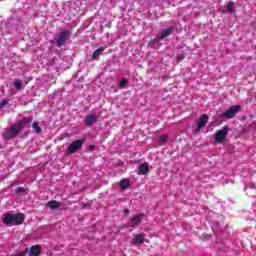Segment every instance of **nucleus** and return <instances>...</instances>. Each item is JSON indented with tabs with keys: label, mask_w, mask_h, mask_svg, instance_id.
I'll list each match as a JSON object with an SVG mask.
<instances>
[{
	"label": "nucleus",
	"mask_w": 256,
	"mask_h": 256,
	"mask_svg": "<svg viewBox=\"0 0 256 256\" xmlns=\"http://www.w3.org/2000/svg\"><path fill=\"white\" fill-rule=\"evenodd\" d=\"M23 221H25V217L23 216V214H17V215H13V214H6L3 217V223H5V225H21V223H23Z\"/></svg>",
	"instance_id": "nucleus-1"
},
{
	"label": "nucleus",
	"mask_w": 256,
	"mask_h": 256,
	"mask_svg": "<svg viewBox=\"0 0 256 256\" xmlns=\"http://www.w3.org/2000/svg\"><path fill=\"white\" fill-rule=\"evenodd\" d=\"M241 111V106L235 105L230 107L228 110H226L224 113L220 115L223 119H233L237 113Z\"/></svg>",
	"instance_id": "nucleus-2"
},
{
	"label": "nucleus",
	"mask_w": 256,
	"mask_h": 256,
	"mask_svg": "<svg viewBox=\"0 0 256 256\" xmlns=\"http://www.w3.org/2000/svg\"><path fill=\"white\" fill-rule=\"evenodd\" d=\"M70 37L71 32H69L68 30L60 32L58 38L56 39L57 47H63V45L67 43V41H69Z\"/></svg>",
	"instance_id": "nucleus-3"
},
{
	"label": "nucleus",
	"mask_w": 256,
	"mask_h": 256,
	"mask_svg": "<svg viewBox=\"0 0 256 256\" xmlns=\"http://www.w3.org/2000/svg\"><path fill=\"white\" fill-rule=\"evenodd\" d=\"M83 143H85V140H75L74 142H72L69 146H68V153L73 154V153H77V151H79V149H81V147H83Z\"/></svg>",
	"instance_id": "nucleus-4"
},
{
	"label": "nucleus",
	"mask_w": 256,
	"mask_h": 256,
	"mask_svg": "<svg viewBox=\"0 0 256 256\" xmlns=\"http://www.w3.org/2000/svg\"><path fill=\"white\" fill-rule=\"evenodd\" d=\"M31 123H33V117H26L18 122L16 126H12L10 129H25L26 127H29Z\"/></svg>",
	"instance_id": "nucleus-5"
},
{
	"label": "nucleus",
	"mask_w": 256,
	"mask_h": 256,
	"mask_svg": "<svg viewBox=\"0 0 256 256\" xmlns=\"http://www.w3.org/2000/svg\"><path fill=\"white\" fill-rule=\"evenodd\" d=\"M227 129L218 130L214 136V141L216 143H223L225 141V137H227Z\"/></svg>",
	"instance_id": "nucleus-6"
},
{
	"label": "nucleus",
	"mask_w": 256,
	"mask_h": 256,
	"mask_svg": "<svg viewBox=\"0 0 256 256\" xmlns=\"http://www.w3.org/2000/svg\"><path fill=\"white\" fill-rule=\"evenodd\" d=\"M99 117V115L89 114L88 116H86L84 123L88 127H91V125H95L96 121H99Z\"/></svg>",
	"instance_id": "nucleus-7"
},
{
	"label": "nucleus",
	"mask_w": 256,
	"mask_h": 256,
	"mask_svg": "<svg viewBox=\"0 0 256 256\" xmlns=\"http://www.w3.org/2000/svg\"><path fill=\"white\" fill-rule=\"evenodd\" d=\"M173 27H169L165 30H163L160 34L157 35V40L158 41H163V39H167V37H169V35L173 34Z\"/></svg>",
	"instance_id": "nucleus-8"
},
{
	"label": "nucleus",
	"mask_w": 256,
	"mask_h": 256,
	"mask_svg": "<svg viewBox=\"0 0 256 256\" xmlns=\"http://www.w3.org/2000/svg\"><path fill=\"white\" fill-rule=\"evenodd\" d=\"M208 122L209 116L207 114H203L199 119L197 129H203V127H205V125H207Z\"/></svg>",
	"instance_id": "nucleus-9"
},
{
	"label": "nucleus",
	"mask_w": 256,
	"mask_h": 256,
	"mask_svg": "<svg viewBox=\"0 0 256 256\" xmlns=\"http://www.w3.org/2000/svg\"><path fill=\"white\" fill-rule=\"evenodd\" d=\"M141 221H143V215H136L131 219L129 227H137Z\"/></svg>",
	"instance_id": "nucleus-10"
},
{
	"label": "nucleus",
	"mask_w": 256,
	"mask_h": 256,
	"mask_svg": "<svg viewBox=\"0 0 256 256\" xmlns=\"http://www.w3.org/2000/svg\"><path fill=\"white\" fill-rule=\"evenodd\" d=\"M41 253V247L39 245H34L29 250V256H39Z\"/></svg>",
	"instance_id": "nucleus-11"
},
{
	"label": "nucleus",
	"mask_w": 256,
	"mask_h": 256,
	"mask_svg": "<svg viewBox=\"0 0 256 256\" xmlns=\"http://www.w3.org/2000/svg\"><path fill=\"white\" fill-rule=\"evenodd\" d=\"M141 243H145V235L138 234L135 236L134 241L132 242V245H139Z\"/></svg>",
	"instance_id": "nucleus-12"
},
{
	"label": "nucleus",
	"mask_w": 256,
	"mask_h": 256,
	"mask_svg": "<svg viewBox=\"0 0 256 256\" xmlns=\"http://www.w3.org/2000/svg\"><path fill=\"white\" fill-rule=\"evenodd\" d=\"M139 171L141 175H147L149 173V165L147 163L141 164Z\"/></svg>",
	"instance_id": "nucleus-13"
},
{
	"label": "nucleus",
	"mask_w": 256,
	"mask_h": 256,
	"mask_svg": "<svg viewBox=\"0 0 256 256\" xmlns=\"http://www.w3.org/2000/svg\"><path fill=\"white\" fill-rule=\"evenodd\" d=\"M129 185H131L129 179H123L122 181H120L119 187L122 189H129Z\"/></svg>",
	"instance_id": "nucleus-14"
},
{
	"label": "nucleus",
	"mask_w": 256,
	"mask_h": 256,
	"mask_svg": "<svg viewBox=\"0 0 256 256\" xmlns=\"http://www.w3.org/2000/svg\"><path fill=\"white\" fill-rule=\"evenodd\" d=\"M104 51H105V48H103V47H100L97 50H95L92 55L93 59H99L101 53H103Z\"/></svg>",
	"instance_id": "nucleus-15"
},
{
	"label": "nucleus",
	"mask_w": 256,
	"mask_h": 256,
	"mask_svg": "<svg viewBox=\"0 0 256 256\" xmlns=\"http://www.w3.org/2000/svg\"><path fill=\"white\" fill-rule=\"evenodd\" d=\"M47 207H49L50 209H59V202L52 200L47 202Z\"/></svg>",
	"instance_id": "nucleus-16"
},
{
	"label": "nucleus",
	"mask_w": 256,
	"mask_h": 256,
	"mask_svg": "<svg viewBox=\"0 0 256 256\" xmlns=\"http://www.w3.org/2000/svg\"><path fill=\"white\" fill-rule=\"evenodd\" d=\"M228 13H235V3L229 2L226 6Z\"/></svg>",
	"instance_id": "nucleus-17"
},
{
	"label": "nucleus",
	"mask_w": 256,
	"mask_h": 256,
	"mask_svg": "<svg viewBox=\"0 0 256 256\" xmlns=\"http://www.w3.org/2000/svg\"><path fill=\"white\" fill-rule=\"evenodd\" d=\"M168 139H169V136H167L166 134L161 135L159 138L160 145H165Z\"/></svg>",
	"instance_id": "nucleus-18"
},
{
	"label": "nucleus",
	"mask_w": 256,
	"mask_h": 256,
	"mask_svg": "<svg viewBox=\"0 0 256 256\" xmlns=\"http://www.w3.org/2000/svg\"><path fill=\"white\" fill-rule=\"evenodd\" d=\"M14 87L20 91V89L23 87V82H21V80H15L14 81Z\"/></svg>",
	"instance_id": "nucleus-19"
},
{
	"label": "nucleus",
	"mask_w": 256,
	"mask_h": 256,
	"mask_svg": "<svg viewBox=\"0 0 256 256\" xmlns=\"http://www.w3.org/2000/svg\"><path fill=\"white\" fill-rule=\"evenodd\" d=\"M8 134L10 135V137H15V135L19 134V130H17V129H10V130H8Z\"/></svg>",
	"instance_id": "nucleus-20"
},
{
	"label": "nucleus",
	"mask_w": 256,
	"mask_h": 256,
	"mask_svg": "<svg viewBox=\"0 0 256 256\" xmlns=\"http://www.w3.org/2000/svg\"><path fill=\"white\" fill-rule=\"evenodd\" d=\"M127 83H128L127 79L122 78L120 83H119V87L123 88V87H125L127 85Z\"/></svg>",
	"instance_id": "nucleus-21"
},
{
	"label": "nucleus",
	"mask_w": 256,
	"mask_h": 256,
	"mask_svg": "<svg viewBox=\"0 0 256 256\" xmlns=\"http://www.w3.org/2000/svg\"><path fill=\"white\" fill-rule=\"evenodd\" d=\"M7 103H8L7 99L2 100L0 103V109H3V107H5V105H7Z\"/></svg>",
	"instance_id": "nucleus-22"
},
{
	"label": "nucleus",
	"mask_w": 256,
	"mask_h": 256,
	"mask_svg": "<svg viewBox=\"0 0 256 256\" xmlns=\"http://www.w3.org/2000/svg\"><path fill=\"white\" fill-rule=\"evenodd\" d=\"M32 127L33 129H41V127H39V122H33Z\"/></svg>",
	"instance_id": "nucleus-23"
},
{
	"label": "nucleus",
	"mask_w": 256,
	"mask_h": 256,
	"mask_svg": "<svg viewBox=\"0 0 256 256\" xmlns=\"http://www.w3.org/2000/svg\"><path fill=\"white\" fill-rule=\"evenodd\" d=\"M217 225H218V222L214 221V224H212L213 231H215V227H217Z\"/></svg>",
	"instance_id": "nucleus-24"
},
{
	"label": "nucleus",
	"mask_w": 256,
	"mask_h": 256,
	"mask_svg": "<svg viewBox=\"0 0 256 256\" xmlns=\"http://www.w3.org/2000/svg\"><path fill=\"white\" fill-rule=\"evenodd\" d=\"M23 191H25V188L23 187L18 188V193H23Z\"/></svg>",
	"instance_id": "nucleus-25"
},
{
	"label": "nucleus",
	"mask_w": 256,
	"mask_h": 256,
	"mask_svg": "<svg viewBox=\"0 0 256 256\" xmlns=\"http://www.w3.org/2000/svg\"><path fill=\"white\" fill-rule=\"evenodd\" d=\"M36 133L37 134L41 133V129H36Z\"/></svg>",
	"instance_id": "nucleus-26"
},
{
	"label": "nucleus",
	"mask_w": 256,
	"mask_h": 256,
	"mask_svg": "<svg viewBox=\"0 0 256 256\" xmlns=\"http://www.w3.org/2000/svg\"><path fill=\"white\" fill-rule=\"evenodd\" d=\"M90 149H95V146H90Z\"/></svg>",
	"instance_id": "nucleus-27"
},
{
	"label": "nucleus",
	"mask_w": 256,
	"mask_h": 256,
	"mask_svg": "<svg viewBox=\"0 0 256 256\" xmlns=\"http://www.w3.org/2000/svg\"><path fill=\"white\" fill-rule=\"evenodd\" d=\"M212 215H214V217H217V214H215V213H212Z\"/></svg>",
	"instance_id": "nucleus-28"
},
{
	"label": "nucleus",
	"mask_w": 256,
	"mask_h": 256,
	"mask_svg": "<svg viewBox=\"0 0 256 256\" xmlns=\"http://www.w3.org/2000/svg\"><path fill=\"white\" fill-rule=\"evenodd\" d=\"M223 129H228V127H227V126H224Z\"/></svg>",
	"instance_id": "nucleus-29"
},
{
	"label": "nucleus",
	"mask_w": 256,
	"mask_h": 256,
	"mask_svg": "<svg viewBox=\"0 0 256 256\" xmlns=\"http://www.w3.org/2000/svg\"><path fill=\"white\" fill-rule=\"evenodd\" d=\"M126 213H129V210H126Z\"/></svg>",
	"instance_id": "nucleus-30"
}]
</instances>
